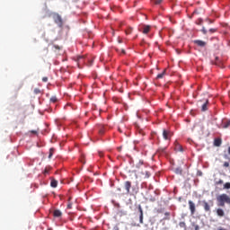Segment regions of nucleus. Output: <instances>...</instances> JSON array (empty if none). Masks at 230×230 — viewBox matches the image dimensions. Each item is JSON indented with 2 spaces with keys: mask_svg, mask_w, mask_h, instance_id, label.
<instances>
[{
  "mask_svg": "<svg viewBox=\"0 0 230 230\" xmlns=\"http://www.w3.org/2000/svg\"><path fill=\"white\" fill-rule=\"evenodd\" d=\"M217 206L219 208H226V204L230 206V197L229 195L223 193L217 197Z\"/></svg>",
  "mask_w": 230,
  "mask_h": 230,
  "instance_id": "obj_1",
  "label": "nucleus"
},
{
  "mask_svg": "<svg viewBox=\"0 0 230 230\" xmlns=\"http://www.w3.org/2000/svg\"><path fill=\"white\" fill-rule=\"evenodd\" d=\"M201 206H202L205 213H211V208H213V206H215V202L213 201V199H210L208 201L203 200V201H201Z\"/></svg>",
  "mask_w": 230,
  "mask_h": 230,
  "instance_id": "obj_2",
  "label": "nucleus"
},
{
  "mask_svg": "<svg viewBox=\"0 0 230 230\" xmlns=\"http://www.w3.org/2000/svg\"><path fill=\"white\" fill-rule=\"evenodd\" d=\"M53 20H54V22H56V24H58V26H59V28H62L64 22H63L62 16H60V14H58V13L53 14Z\"/></svg>",
  "mask_w": 230,
  "mask_h": 230,
  "instance_id": "obj_3",
  "label": "nucleus"
},
{
  "mask_svg": "<svg viewBox=\"0 0 230 230\" xmlns=\"http://www.w3.org/2000/svg\"><path fill=\"white\" fill-rule=\"evenodd\" d=\"M173 136V133L170 130L164 129L163 130V137L164 139L170 141L172 139V137Z\"/></svg>",
  "mask_w": 230,
  "mask_h": 230,
  "instance_id": "obj_4",
  "label": "nucleus"
},
{
  "mask_svg": "<svg viewBox=\"0 0 230 230\" xmlns=\"http://www.w3.org/2000/svg\"><path fill=\"white\" fill-rule=\"evenodd\" d=\"M189 209L190 211V215H195V211H197L195 203L192 200H189Z\"/></svg>",
  "mask_w": 230,
  "mask_h": 230,
  "instance_id": "obj_5",
  "label": "nucleus"
},
{
  "mask_svg": "<svg viewBox=\"0 0 230 230\" xmlns=\"http://www.w3.org/2000/svg\"><path fill=\"white\" fill-rule=\"evenodd\" d=\"M124 188L126 190L127 195H128V193H130V188H132V182H130L129 181H125Z\"/></svg>",
  "mask_w": 230,
  "mask_h": 230,
  "instance_id": "obj_6",
  "label": "nucleus"
},
{
  "mask_svg": "<svg viewBox=\"0 0 230 230\" xmlns=\"http://www.w3.org/2000/svg\"><path fill=\"white\" fill-rule=\"evenodd\" d=\"M216 213L219 218H223V217H226V211H224L223 208H217Z\"/></svg>",
  "mask_w": 230,
  "mask_h": 230,
  "instance_id": "obj_7",
  "label": "nucleus"
},
{
  "mask_svg": "<svg viewBox=\"0 0 230 230\" xmlns=\"http://www.w3.org/2000/svg\"><path fill=\"white\" fill-rule=\"evenodd\" d=\"M194 44H197V46H199V48L206 47V41L200 40H194Z\"/></svg>",
  "mask_w": 230,
  "mask_h": 230,
  "instance_id": "obj_8",
  "label": "nucleus"
},
{
  "mask_svg": "<svg viewBox=\"0 0 230 230\" xmlns=\"http://www.w3.org/2000/svg\"><path fill=\"white\" fill-rule=\"evenodd\" d=\"M105 132H107V128L103 125H100L99 126V134H100V136H103V134H105Z\"/></svg>",
  "mask_w": 230,
  "mask_h": 230,
  "instance_id": "obj_9",
  "label": "nucleus"
},
{
  "mask_svg": "<svg viewBox=\"0 0 230 230\" xmlns=\"http://www.w3.org/2000/svg\"><path fill=\"white\" fill-rule=\"evenodd\" d=\"M152 27H150V25H145L142 29V33H144L145 35H146V33L150 32Z\"/></svg>",
  "mask_w": 230,
  "mask_h": 230,
  "instance_id": "obj_10",
  "label": "nucleus"
},
{
  "mask_svg": "<svg viewBox=\"0 0 230 230\" xmlns=\"http://www.w3.org/2000/svg\"><path fill=\"white\" fill-rule=\"evenodd\" d=\"M209 103V101L208 99L205 100V103L201 106L202 112H206L208 111V104Z\"/></svg>",
  "mask_w": 230,
  "mask_h": 230,
  "instance_id": "obj_11",
  "label": "nucleus"
},
{
  "mask_svg": "<svg viewBox=\"0 0 230 230\" xmlns=\"http://www.w3.org/2000/svg\"><path fill=\"white\" fill-rule=\"evenodd\" d=\"M53 217H55L56 218H60V217H62V211L58 209L54 210Z\"/></svg>",
  "mask_w": 230,
  "mask_h": 230,
  "instance_id": "obj_12",
  "label": "nucleus"
},
{
  "mask_svg": "<svg viewBox=\"0 0 230 230\" xmlns=\"http://www.w3.org/2000/svg\"><path fill=\"white\" fill-rule=\"evenodd\" d=\"M138 211L140 213L139 222H140V224H143V208H141V205L138 206Z\"/></svg>",
  "mask_w": 230,
  "mask_h": 230,
  "instance_id": "obj_13",
  "label": "nucleus"
},
{
  "mask_svg": "<svg viewBox=\"0 0 230 230\" xmlns=\"http://www.w3.org/2000/svg\"><path fill=\"white\" fill-rule=\"evenodd\" d=\"M174 150H175V152H184V148L182 147L181 145H176L174 146Z\"/></svg>",
  "mask_w": 230,
  "mask_h": 230,
  "instance_id": "obj_14",
  "label": "nucleus"
},
{
  "mask_svg": "<svg viewBox=\"0 0 230 230\" xmlns=\"http://www.w3.org/2000/svg\"><path fill=\"white\" fill-rule=\"evenodd\" d=\"M51 188H57L58 186V181L57 180H52L50 182Z\"/></svg>",
  "mask_w": 230,
  "mask_h": 230,
  "instance_id": "obj_15",
  "label": "nucleus"
},
{
  "mask_svg": "<svg viewBox=\"0 0 230 230\" xmlns=\"http://www.w3.org/2000/svg\"><path fill=\"white\" fill-rule=\"evenodd\" d=\"M164 75H166V70H164L163 73L158 74L157 76H156V78H157V79L164 78Z\"/></svg>",
  "mask_w": 230,
  "mask_h": 230,
  "instance_id": "obj_16",
  "label": "nucleus"
},
{
  "mask_svg": "<svg viewBox=\"0 0 230 230\" xmlns=\"http://www.w3.org/2000/svg\"><path fill=\"white\" fill-rule=\"evenodd\" d=\"M214 145H222V139L221 138H216L214 140Z\"/></svg>",
  "mask_w": 230,
  "mask_h": 230,
  "instance_id": "obj_17",
  "label": "nucleus"
},
{
  "mask_svg": "<svg viewBox=\"0 0 230 230\" xmlns=\"http://www.w3.org/2000/svg\"><path fill=\"white\" fill-rule=\"evenodd\" d=\"M67 209H73V202H71V198L68 199Z\"/></svg>",
  "mask_w": 230,
  "mask_h": 230,
  "instance_id": "obj_18",
  "label": "nucleus"
},
{
  "mask_svg": "<svg viewBox=\"0 0 230 230\" xmlns=\"http://www.w3.org/2000/svg\"><path fill=\"white\" fill-rule=\"evenodd\" d=\"M50 102H51L52 103H57V102H58V99L57 98V96H52V97L50 98Z\"/></svg>",
  "mask_w": 230,
  "mask_h": 230,
  "instance_id": "obj_19",
  "label": "nucleus"
},
{
  "mask_svg": "<svg viewBox=\"0 0 230 230\" xmlns=\"http://www.w3.org/2000/svg\"><path fill=\"white\" fill-rule=\"evenodd\" d=\"M54 153H55V149L54 148H50L49 149V159H51V157H53V154Z\"/></svg>",
  "mask_w": 230,
  "mask_h": 230,
  "instance_id": "obj_20",
  "label": "nucleus"
},
{
  "mask_svg": "<svg viewBox=\"0 0 230 230\" xmlns=\"http://www.w3.org/2000/svg\"><path fill=\"white\" fill-rule=\"evenodd\" d=\"M175 173H177V175H182V169H181V168H176V169H175Z\"/></svg>",
  "mask_w": 230,
  "mask_h": 230,
  "instance_id": "obj_21",
  "label": "nucleus"
},
{
  "mask_svg": "<svg viewBox=\"0 0 230 230\" xmlns=\"http://www.w3.org/2000/svg\"><path fill=\"white\" fill-rule=\"evenodd\" d=\"M179 226L186 230V223L184 221L180 222Z\"/></svg>",
  "mask_w": 230,
  "mask_h": 230,
  "instance_id": "obj_22",
  "label": "nucleus"
},
{
  "mask_svg": "<svg viewBox=\"0 0 230 230\" xmlns=\"http://www.w3.org/2000/svg\"><path fill=\"white\" fill-rule=\"evenodd\" d=\"M192 227H194L195 230H200V226L195 223H191Z\"/></svg>",
  "mask_w": 230,
  "mask_h": 230,
  "instance_id": "obj_23",
  "label": "nucleus"
},
{
  "mask_svg": "<svg viewBox=\"0 0 230 230\" xmlns=\"http://www.w3.org/2000/svg\"><path fill=\"white\" fill-rule=\"evenodd\" d=\"M29 134H33L34 136H37L39 134V130H30Z\"/></svg>",
  "mask_w": 230,
  "mask_h": 230,
  "instance_id": "obj_24",
  "label": "nucleus"
},
{
  "mask_svg": "<svg viewBox=\"0 0 230 230\" xmlns=\"http://www.w3.org/2000/svg\"><path fill=\"white\" fill-rule=\"evenodd\" d=\"M224 189L225 190H230V182H226L224 184Z\"/></svg>",
  "mask_w": 230,
  "mask_h": 230,
  "instance_id": "obj_25",
  "label": "nucleus"
},
{
  "mask_svg": "<svg viewBox=\"0 0 230 230\" xmlns=\"http://www.w3.org/2000/svg\"><path fill=\"white\" fill-rule=\"evenodd\" d=\"M230 127V120L224 123V128H228Z\"/></svg>",
  "mask_w": 230,
  "mask_h": 230,
  "instance_id": "obj_26",
  "label": "nucleus"
},
{
  "mask_svg": "<svg viewBox=\"0 0 230 230\" xmlns=\"http://www.w3.org/2000/svg\"><path fill=\"white\" fill-rule=\"evenodd\" d=\"M143 175H146V178L148 179L150 177V172L148 171H146L145 172H142Z\"/></svg>",
  "mask_w": 230,
  "mask_h": 230,
  "instance_id": "obj_27",
  "label": "nucleus"
},
{
  "mask_svg": "<svg viewBox=\"0 0 230 230\" xmlns=\"http://www.w3.org/2000/svg\"><path fill=\"white\" fill-rule=\"evenodd\" d=\"M130 33H132V28L126 30V35H130Z\"/></svg>",
  "mask_w": 230,
  "mask_h": 230,
  "instance_id": "obj_28",
  "label": "nucleus"
},
{
  "mask_svg": "<svg viewBox=\"0 0 230 230\" xmlns=\"http://www.w3.org/2000/svg\"><path fill=\"white\" fill-rule=\"evenodd\" d=\"M34 94H40V89L35 88L34 89Z\"/></svg>",
  "mask_w": 230,
  "mask_h": 230,
  "instance_id": "obj_29",
  "label": "nucleus"
},
{
  "mask_svg": "<svg viewBox=\"0 0 230 230\" xmlns=\"http://www.w3.org/2000/svg\"><path fill=\"white\" fill-rule=\"evenodd\" d=\"M163 0H155V4H161Z\"/></svg>",
  "mask_w": 230,
  "mask_h": 230,
  "instance_id": "obj_30",
  "label": "nucleus"
},
{
  "mask_svg": "<svg viewBox=\"0 0 230 230\" xmlns=\"http://www.w3.org/2000/svg\"><path fill=\"white\" fill-rule=\"evenodd\" d=\"M216 184L218 185V184H224V180H219L217 181H216Z\"/></svg>",
  "mask_w": 230,
  "mask_h": 230,
  "instance_id": "obj_31",
  "label": "nucleus"
},
{
  "mask_svg": "<svg viewBox=\"0 0 230 230\" xmlns=\"http://www.w3.org/2000/svg\"><path fill=\"white\" fill-rule=\"evenodd\" d=\"M201 31H202V33L204 34V35H206L207 33H208V31L206 30V28H202V30H201Z\"/></svg>",
  "mask_w": 230,
  "mask_h": 230,
  "instance_id": "obj_32",
  "label": "nucleus"
},
{
  "mask_svg": "<svg viewBox=\"0 0 230 230\" xmlns=\"http://www.w3.org/2000/svg\"><path fill=\"white\" fill-rule=\"evenodd\" d=\"M80 60H84V56L77 57V62H80Z\"/></svg>",
  "mask_w": 230,
  "mask_h": 230,
  "instance_id": "obj_33",
  "label": "nucleus"
},
{
  "mask_svg": "<svg viewBox=\"0 0 230 230\" xmlns=\"http://www.w3.org/2000/svg\"><path fill=\"white\" fill-rule=\"evenodd\" d=\"M224 166H225V168H229V163L228 162H225L224 163Z\"/></svg>",
  "mask_w": 230,
  "mask_h": 230,
  "instance_id": "obj_34",
  "label": "nucleus"
},
{
  "mask_svg": "<svg viewBox=\"0 0 230 230\" xmlns=\"http://www.w3.org/2000/svg\"><path fill=\"white\" fill-rule=\"evenodd\" d=\"M210 33H215L217 31V29H209Z\"/></svg>",
  "mask_w": 230,
  "mask_h": 230,
  "instance_id": "obj_35",
  "label": "nucleus"
},
{
  "mask_svg": "<svg viewBox=\"0 0 230 230\" xmlns=\"http://www.w3.org/2000/svg\"><path fill=\"white\" fill-rule=\"evenodd\" d=\"M54 49H60V46H58V45H54Z\"/></svg>",
  "mask_w": 230,
  "mask_h": 230,
  "instance_id": "obj_36",
  "label": "nucleus"
},
{
  "mask_svg": "<svg viewBox=\"0 0 230 230\" xmlns=\"http://www.w3.org/2000/svg\"><path fill=\"white\" fill-rule=\"evenodd\" d=\"M42 82H45V83L48 82V77H43Z\"/></svg>",
  "mask_w": 230,
  "mask_h": 230,
  "instance_id": "obj_37",
  "label": "nucleus"
},
{
  "mask_svg": "<svg viewBox=\"0 0 230 230\" xmlns=\"http://www.w3.org/2000/svg\"><path fill=\"white\" fill-rule=\"evenodd\" d=\"M121 149H122V146L117 147V150H118L119 152H121Z\"/></svg>",
  "mask_w": 230,
  "mask_h": 230,
  "instance_id": "obj_38",
  "label": "nucleus"
},
{
  "mask_svg": "<svg viewBox=\"0 0 230 230\" xmlns=\"http://www.w3.org/2000/svg\"><path fill=\"white\" fill-rule=\"evenodd\" d=\"M165 217H170V212H165Z\"/></svg>",
  "mask_w": 230,
  "mask_h": 230,
  "instance_id": "obj_39",
  "label": "nucleus"
},
{
  "mask_svg": "<svg viewBox=\"0 0 230 230\" xmlns=\"http://www.w3.org/2000/svg\"><path fill=\"white\" fill-rule=\"evenodd\" d=\"M121 53H122L123 55H125V53H126V52H125V49H121Z\"/></svg>",
  "mask_w": 230,
  "mask_h": 230,
  "instance_id": "obj_40",
  "label": "nucleus"
},
{
  "mask_svg": "<svg viewBox=\"0 0 230 230\" xmlns=\"http://www.w3.org/2000/svg\"><path fill=\"white\" fill-rule=\"evenodd\" d=\"M99 155H100L101 157H102V156H103V153H99Z\"/></svg>",
  "mask_w": 230,
  "mask_h": 230,
  "instance_id": "obj_41",
  "label": "nucleus"
},
{
  "mask_svg": "<svg viewBox=\"0 0 230 230\" xmlns=\"http://www.w3.org/2000/svg\"><path fill=\"white\" fill-rule=\"evenodd\" d=\"M119 132H123V131L121 130V128H119Z\"/></svg>",
  "mask_w": 230,
  "mask_h": 230,
  "instance_id": "obj_42",
  "label": "nucleus"
},
{
  "mask_svg": "<svg viewBox=\"0 0 230 230\" xmlns=\"http://www.w3.org/2000/svg\"><path fill=\"white\" fill-rule=\"evenodd\" d=\"M189 143L191 144V140L190 141L189 140Z\"/></svg>",
  "mask_w": 230,
  "mask_h": 230,
  "instance_id": "obj_43",
  "label": "nucleus"
}]
</instances>
